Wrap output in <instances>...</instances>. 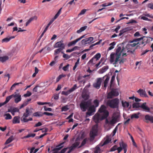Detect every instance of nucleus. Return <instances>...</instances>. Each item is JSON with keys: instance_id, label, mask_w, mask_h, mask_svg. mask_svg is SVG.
<instances>
[{"instance_id": "nucleus-2", "label": "nucleus", "mask_w": 153, "mask_h": 153, "mask_svg": "<svg viewBox=\"0 0 153 153\" xmlns=\"http://www.w3.org/2000/svg\"><path fill=\"white\" fill-rule=\"evenodd\" d=\"M33 109L32 108L27 107L25 109V112L24 113L23 116L21 118V120L24 123L27 122L29 121H32V118L29 117L27 119V117L30 116L33 113Z\"/></svg>"}, {"instance_id": "nucleus-34", "label": "nucleus", "mask_w": 153, "mask_h": 153, "mask_svg": "<svg viewBox=\"0 0 153 153\" xmlns=\"http://www.w3.org/2000/svg\"><path fill=\"white\" fill-rule=\"evenodd\" d=\"M128 30V28L126 27L120 30V33L119 34V36H120L122 35L124 33L126 32Z\"/></svg>"}, {"instance_id": "nucleus-54", "label": "nucleus", "mask_w": 153, "mask_h": 153, "mask_svg": "<svg viewBox=\"0 0 153 153\" xmlns=\"http://www.w3.org/2000/svg\"><path fill=\"white\" fill-rule=\"evenodd\" d=\"M94 59L93 57L90 60V61L88 62V64L89 65L91 64V65H93L95 63L94 62Z\"/></svg>"}, {"instance_id": "nucleus-23", "label": "nucleus", "mask_w": 153, "mask_h": 153, "mask_svg": "<svg viewBox=\"0 0 153 153\" xmlns=\"http://www.w3.org/2000/svg\"><path fill=\"white\" fill-rule=\"evenodd\" d=\"M109 68L108 66L107 65L103 67L101 69L99 70V73L100 74H102L105 72Z\"/></svg>"}, {"instance_id": "nucleus-18", "label": "nucleus", "mask_w": 153, "mask_h": 153, "mask_svg": "<svg viewBox=\"0 0 153 153\" xmlns=\"http://www.w3.org/2000/svg\"><path fill=\"white\" fill-rule=\"evenodd\" d=\"M145 119L146 120V123H148V121L151 123H153V117L150 116L149 114L146 115L145 117Z\"/></svg>"}, {"instance_id": "nucleus-16", "label": "nucleus", "mask_w": 153, "mask_h": 153, "mask_svg": "<svg viewBox=\"0 0 153 153\" xmlns=\"http://www.w3.org/2000/svg\"><path fill=\"white\" fill-rule=\"evenodd\" d=\"M84 35L80 37V38L76 39L75 40L69 42L68 44V46L70 47L72 46V45H74L78 41H79L82 38H83L84 37Z\"/></svg>"}, {"instance_id": "nucleus-29", "label": "nucleus", "mask_w": 153, "mask_h": 153, "mask_svg": "<svg viewBox=\"0 0 153 153\" xmlns=\"http://www.w3.org/2000/svg\"><path fill=\"white\" fill-rule=\"evenodd\" d=\"M140 114L139 112H138L137 113H134L131 115V118L133 119V118L138 119L139 117V115Z\"/></svg>"}, {"instance_id": "nucleus-56", "label": "nucleus", "mask_w": 153, "mask_h": 153, "mask_svg": "<svg viewBox=\"0 0 153 153\" xmlns=\"http://www.w3.org/2000/svg\"><path fill=\"white\" fill-rule=\"evenodd\" d=\"M115 78V77L114 76H113L111 77V78L110 81V87H111L112 84H113Z\"/></svg>"}, {"instance_id": "nucleus-25", "label": "nucleus", "mask_w": 153, "mask_h": 153, "mask_svg": "<svg viewBox=\"0 0 153 153\" xmlns=\"http://www.w3.org/2000/svg\"><path fill=\"white\" fill-rule=\"evenodd\" d=\"M61 53L63 54V57L66 59L70 58L72 56L74 55V53H75V52H74L73 53H72L71 55L69 56L67 54L64 53L63 52H61Z\"/></svg>"}, {"instance_id": "nucleus-20", "label": "nucleus", "mask_w": 153, "mask_h": 153, "mask_svg": "<svg viewBox=\"0 0 153 153\" xmlns=\"http://www.w3.org/2000/svg\"><path fill=\"white\" fill-rule=\"evenodd\" d=\"M120 145L121 146H122L124 151V153H126L127 151V145L123 143V142H120L119 143Z\"/></svg>"}, {"instance_id": "nucleus-17", "label": "nucleus", "mask_w": 153, "mask_h": 153, "mask_svg": "<svg viewBox=\"0 0 153 153\" xmlns=\"http://www.w3.org/2000/svg\"><path fill=\"white\" fill-rule=\"evenodd\" d=\"M111 135H107L106 136V140L104 141L103 143L101 145V146H102L104 145H106L111 141Z\"/></svg>"}, {"instance_id": "nucleus-5", "label": "nucleus", "mask_w": 153, "mask_h": 153, "mask_svg": "<svg viewBox=\"0 0 153 153\" xmlns=\"http://www.w3.org/2000/svg\"><path fill=\"white\" fill-rule=\"evenodd\" d=\"M106 109V107L104 105H102L98 110V112L102 115V120L106 118L109 115V112Z\"/></svg>"}, {"instance_id": "nucleus-35", "label": "nucleus", "mask_w": 153, "mask_h": 153, "mask_svg": "<svg viewBox=\"0 0 153 153\" xmlns=\"http://www.w3.org/2000/svg\"><path fill=\"white\" fill-rule=\"evenodd\" d=\"M87 27V26H85L83 27H82L80 28L78 30H77L76 31V32L78 33H80L82 31L85 30Z\"/></svg>"}, {"instance_id": "nucleus-44", "label": "nucleus", "mask_w": 153, "mask_h": 153, "mask_svg": "<svg viewBox=\"0 0 153 153\" xmlns=\"http://www.w3.org/2000/svg\"><path fill=\"white\" fill-rule=\"evenodd\" d=\"M89 139V138H85V139H84L82 142L81 146H79V148H80L81 147L84 146L86 144V142L88 141Z\"/></svg>"}, {"instance_id": "nucleus-7", "label": "nucleus", "mask_w": 153, "mask_h": 153, "mask_svg": "<svg viewBox=\"0 0 153 153\" xmlns=\"http://www.w3.org/2000/svg\"><path fill=\"white\" fill-rule=\"evenodd\" d=\"M146 102H144L141 105H140L139 103H134L132 105V107L133 108H138L140 107L145 111L149 112L150 111V109L149 107L146 106Z\"/></svg>"}, {"instance_id": "nucleus-9", "label": "nucleus", "mask_w": 153, "mask_h": 153, "mask_svg": "<svg viewBox=\"0 0 153 153\" xmlns=\"http://www.w3.org/2000/svg\"><path fill=\"white\" fill-rule=\"evenodd\" d=\"M119 94V93L117 89H113L108 94L107 98H112L114 97L118 96Z\"/></svg>"}, {"instance_id": "nucleus-6", "label": "nucleus", "mask_w": 153, "mask_h": 153, "mask_svg": "<svg viewBox=\"0 0 153 153\" xmlns=\"http://www.w3.org/2000/svg\"><path fill=\"white\" fill-rule=\"evenodd\" d=\"M153 40V38L151 37L143 36L140 38L136 39L134 41H142L141 44L143 45V46H144L147 43H149Z\"/></svg>"}, {"instance_id": "nucleus-41", "label": "nucleus", "mask_w": 153, "mask_h": 153, "mask_svg": "<svg viewBox=\"0 0 153 153\" xmlns=\"http://www.w3.org/2000/svg\"><path fill=\"white\" fill-rule=\"evenodd\" d=\"M79 142H76L73 144L71 146L73 149H74L75 148L79 146Z\"/></svg>"}, {"instance_id": "nucleus-8", "label": "nucleus", "mask_w": 153, "mask_h": 153, "mask_svg": "<svg viewBox=\"0 0 153 153\" xmlns=\"http://www.w3.org/2000/svg\"><path fill=\"white\" fill-rule=\"evenodd\" d=\"M96 111V108L94 105H92L89 107L88 111L86 113L85 118H87L89 116H91L94 114Z\"/></svg>"}, {"instance_id": "nucleus-28", "label": "nucleus", "mask_w": 153, "mask_h": 153, "mask_svg": "<svg viewBox=\"0 0 153 153\" xmlns=\"http://www.w3.org/2000/svg\"><path fill=\"white\" fill-rule=\"evenodd\" d=\"M9 59V57L7 56H4L0 57V61L2 62H4Z\"/></svg>"}, {"instance_id": "nucleus-22", "label": "nucleus", "mask_w": 153, "mask_h": 153, "mask_svg": "<svg viewBox=\"0 0 153 153\" xmlns=\"http://www.w3.org/2000/svg\"><path fill=\"white\" fill-rule=\"evenodd\" d=\"M13 124L19 123V117L18 116L15 117L13 119Z\"/></svg>"}, {"instance_id": "nucleus-4", "label": "nucleus", "mask_w": 153, "mask_h": 153, "mask_svg": "<svg viewBox=\"0 0 153 153\" xmlns=\"http://www.w3.org/2000/svg\"><path fill=\"white\" fill-rule=\"evenodd\" d=\"M98 131L97 124H95L92 126L89 133V139L90 141H93L95 137L97 136Z\"/></svg>"}, {"instance_id": "nucleus-24", "label": "nucleus", "mask_w": 153, "mask_h": 153, "mask_svg": "<svg viewBox=\"0 0 153 153\" xmlns=\"http://www.w3.org/2000/svg\"><path fill=\"white\" fill-rule=\"evenodd\" d=\"M132 48L131 45L130 44H127L125 48L123 47L121 51H126V50L131 49Z\"/></svg>"}, {"instance_id": "nucleus-21", "label": "nucleus", "mask_w": 153, "mask_h": 153, "mask_svg": "<svg viewBox=\"0 0 153 153\" xmlns=\"http://www.w3.org/2000/svg\"><path fill=\"white\" fill-rule=\"evenodd\" d=\"M144 150L143 152L144 153H149L150 150V147L149 146L147 145V146L143 145Z\"/></svg>"}, {"instance_id": "nucleus-31", "label": "nucleus", "mask_w": 153, "mask_h": 153, "mask_svg": "<svg viewBox=\"0 0 153 153\" xmlns=\"http://www.w3.org/2000/svg\"><path fill=\"white\" fill-rule=\"evenodd\" d=\"M120 115L118 113L114 114V116L113 117L114 118L116 121H118L120 120Z\"/></svg>"}, {"instance_id": "nucleus-50", "label": "nucleus", "mask_w": 153, "mask_h": 153, "mask_svg": "<svg viewBox=\"0 0 153 153\" xmlns=\"http://www.w3.org/2000/svg\"><path fill=\"white\" fill-rule=\"evenodd\" d=\"M65 75L63 74L59 75L56 79V82H58L62 77H65Z\"/></svg>"}, {"instance_id": "nucleus-47", "label": "nucleus", "mask_w": 153, "mask_h": 153, "mask_svg": "<svg viewBox=\"0 0 153 153\" xmlns=\"http://www.w3.org/2000/svg\"><path fill=\"white\" fill-rule=\"evenodd\" d=\"M62 8H60L54 16V19H56L60 14Z\"/></svg>"}, {"instance_id": "nucleus-30", "label": "nucleus", "mask_w": 153, "mask_h": 153, "mask_svg": "<svg viewBox=\"0 0 153 153\" xmlns=\"http://www.w3.org/2000/svg\"><path fill=\"white\" fill-rule=\"evenodd\" d=\"M23 83L21 82L19 83H14L11 87L10 90H12L13 88L15 87L16 85H21L20 86H22V85Z\"/></svg>"}, {"instance_id": "nucleus-58", "label": "nucleus", "mask_w": 153, "mask_h": 153, "mask_svg": "<svg viewBox=\"0 0 153 153\" xmlns=\"http://www.w3.org/2000/svg\"><path fill=\"white\" fill-rule=\"evenodd\" d=\"M19 109L17 108H14L12 109V112L14 113L16 112H19Z\"/></svg>"}, {"instance_id": "nucleus-36", "label": "nucleus", "mask_w": 153, "mask_h": 153, "mask_svg": "<svg viewBox=\"0 0 153 153\" xmlns=\"http://www.w3.org/2000/svg\"><path fill=\"white\" fill-rule=\"evenodd\" d=\"M122 106L124 108H128L129 106V103L126 101L124 102L123 101H122Z\"/></svg>"}, {"instance_id": "nucleus-48", "label": "nucleus", "mask_w": 153, "mask_h": 153, "mask_svg": "<svg viewBox=\"0 0 153 153\" xmlns=\"http://www.w3.org/2000/svg\"><path fill=\"white\" fill-rule=\"evenodd\" d=\"M77 88V85L76 84H75L72 88L69 90V91H70L71 93L74 91Z\"/></svg>"}, {"instance_id": "nucleus-46", "label": "nucleus", "mask_w": 153, "mask_h": 153, "mask_svg": "<svg viewBox=\"0 0 153 153\" xmlns=\"http://www.w3.org/2000/svg\"><path fill=\"white\" fill-rule=\"evenodd\" d=\"M69 109V108H68V105H66L64 106H63L61 108V111H66Z\"/></svg>"}, {"instance_id": "nucleus-12", "label": "nucleus", "mask_w": 153, "mask_h": 153, "mask_svg": "<svg viewBox=\"0 0 153 153\" xmlns=\"http://www.w3.org/2000/svg\"><path fill=\"white\" fill-rule=\"evenodd\" d=\"M63 41L61 40L60 41L57 42L54 46L55 48H59L63 50L65 47V44L63 43Z\"/></svg>"}, {"instance_id": "nucleus-64", "label": "nucleus", "mask_w": 153, "mask_h": 153, "mask_svg": "<svg viewBox=\"0 0 153 153\" xmlns=\"http://www.w3.org/2000/svg\"><path fill=\"white\" fill-rule=\"evenodd\" d=\"M148 7L151 9H153V3H149L148 4Z\"/></svg>"}, {"instance_id": "nucleus-63", "label": "nucleus", "mask_w": 153, "mask_h": 153, "mask_svg": "<svg viewBox=\"0 0 153 153\" xmlns=\"http://www.w3.org/2000/svg\"><path fill=\"white\" fill-rule=\"evenodd\" d=\"M37 17L36 16H34L31 17L29 19L31 22L33 21V20H36L37 19Z\"/></svg>"}, {"instance_id": "nucleus-39", "label": "nucleus", "mask_w": 153, "mask_h": 153, "mask_svg": "<svg viewBox=\"0 0 153 153\" xmlns=\"http://www.w3.org/2000/svg\"><path fill=\"white\" fill-rule=\"evenodd\" d=\"M13 97V94L7 96L6 98L5 101L4 102V103L5 104L7 103Z\"/></svg>"}, {"instance_id": "nucleus-57", "label": "nucleus", "mask_w": 153, "mask_h": 153, "mask_svg": "<svg viewBox=\"0 0 153 153\" xmlns=\"http://www.w3.org/2000/svg\"><path fill=\"white\" fill-rule=\"evenodd\" d=\"M71 93L70 91H69V90L67 91H63L62 92V94L63 95H65L67 96L68 94Z\"/></svg>"}, {"instance_id": "nucleus-43", "label": "nucleus", "mask_w": 153, "mask_h": 153, "mask_svg": "<svg viewBox=\"0 0 153 153\" xmlns=\"http://www.w3.org/2000/svg\"><path fill=\"white\" fill-rule=\"evenodd\" d=\"M93 103L94 105H94L96 108L98 106L99 104V101L97 99L93 101Z\"/></svg>"}, {"instance_id": "nucleus-51", "label": "nucleus", "mask_w": 153, "mask_h": 153, "mask_svg": "<svg viewBox=\"0 0 153 153\" xmlns=\"http://www.w3.org/2000/svg\"><path fill=\"white\" fill-rule=\"evenodd\" d=\"M117 126L114 129V130L113 131V132H112V133L111 134V137H113L115 134L116 132H117Z\"/></svg>"}, {"instance_id": "nucleus-19", "label": "nucleus", "mask_w": 153, "mask_h": 153, "mask_svg": "<svg viewBox=\"0 0 153 153\" xmlns=\"http://www.w3.org/2000/svg\"><path fill=\"white\" fill-rule=\"evenodd\" d=\"M100 115H101V114H96L93 116L94 120L96 123H98L99 122Z\"/></svg>"}, {"instance_id": "nucleus-61", "label": "nucleus", "mask_w": 153, "mask_h": 153, "mask_svg": "<svg viewBox=\"0 0 153 153\" xmlns=\"http://www.w3.org/2000/svg\"><path fill=\"white\" fill-rule=\"evenodd\" d=\"M40 130H42V133L45 132V133H46V132H47L48 130V128H41L40 129Z\"/></svg>"}, {"instance_id": "nucleus-14", "label": "nucleus", "mask_w": 153, "mask_h": 153, "mask_svg": "<svg viewBox=\"0 0 153 153\" xmlns=\"http://www.w3.org/2000/svg\"><path fill=\"white\" fill-rule=\"evenodd\" d=\"M13 97L15 98L14 101L16 103H18L21 101V95L19 93H16V92H15L13 94Z\"/></svg>"}, {"instance_id": "nucleus-45", "label": "nucleus", "mask_w": 153, "mask_h": 153, "mask_svg": "<svg viewBox=\"0 0 153 153\" xmlns=\"http://www.w3.org/2000/svg\"><path fill=\"white\" fill-rule=\"evenodd\" d=\"M101 54L100 53H98L96 54L93 57L94 59H96V61L98 60L101 57Z\"/></svg>"}, {"instance_id": "nucleus-55", "label": "nucleus", "mask_w": 153, "mask_h": 153, "mask_svg": "<svg viewBox=\"0 0 153 153\" xmlns=\"http://www.w3.org/2000/svg\"><path fill=\"white\" fill-rule=\"evenodd\" d=\"M117 146L116 145H115L110 149L111 152H113L117 150Z\"/></svg>"}, {"instance_id": "nucleus-27", "label": "nucleus", "mask_w": 153, "mask_h": 153, "mask_svg": "<svg viewBox=\"0 0 153 153\" xmlns=\"http://www.w3.org/2000/svg\"><path fill=\"white\" fill-rule=\"evenodd\" d=\"M31 99H28L27 100L25 101L21 105L19 108V109H21L24 107L26 106L28 104L29 102L31 100Z\"/></svg>"}, {"instance_id": "nucleus-37", "label": "nucleus", "mask_w": 153, "mask_h": 153, "mask_svg": "<svg viewBox=\"0 0 153 153\" xmlns=\"http://www.w3.org/2000/svg\"><path fill=\"white\" fill-rule=\"evenodd\" d=\"M109 79V78L108 76H107L106 79L104 81V87L105 88V89H106L107 84L108 82V81Z\"/></svg>"}, {"instance_id": "nucleus-15", "label": "nucleus", "mask_w": 153, "mask_h": 153, "mask_svg": "<svg viewBox=\"0 0 153 153\" xmlns=\"http://www.w3.org/2000/svg\"><path fill=\"white\" fill-rule=\"evenodd\" d=\"M137 92L139 94L141 97H148L146 91L143 89H140L137 91Z\"/></svg>"}, {"instance_id": "nucleus-32", "label": "nucleus", "mask_w": 153, "mask_h": 153, "mask_svg": "<svg viewBox=\"0 0 153 153\" xmlns=\"http://www.w3.org/2000/svg\"><path fill=\"white\" fill-rule=\"evenodd\" d=\"M43 114L41 112H36L33 114V116L34 117H42Z\"/></svg>"}, {"instance_id": "nucleus-52", "label": "nucleus", "mask_w": 153, "mask_h": 153, "mask_svg": "<svg viewBox=\"0 0 153 153\" xmlns=\"http://www.w3.org/2000/svg\"><path fill=\"white\" fill-rule=\"evenodd\" d=\"M62 50L63 49H62L59 48L58 49H56L54 51V55L59 54L60 52H61Z\"/></svg>"}, {"instance_id": "nucleus-10", "label": "nucleus", "mask_w": 153, "mask_h": 153, "mask_svg": "<svg viewBox=\"0 0 153 153\" xmlns=\"http://www.w3.org/2000/svg\"><path fill=\"white\" fill-rule=\"evenodd\" d=\"M89 105V103L88 101H82L80 104V107L81 110L83 111H85L88 108Z\"/></svg>"}, {"instance_id": "nucleus-42", "label": "nucleus", "mask_w": 153, "mask_h": 153, "mask_svg": "<svg viewBox=\"0 0 153 153\" xmlns=\"http://www.w3.org/2000/svg\"><path fill=\"white\" fill-rule=\"evenodd\" d=\"M36 135V134L34 133L33 134H28L27 136H24V137L22 138L23 139L24 138H28L30 137H34Z\"/></svg>"}, {"instance_id": "nucleus-1", "label": "nucleus", "mask_w": 153, "mask_h": 153, "mask_svg": "<svg viewBox=\"0 0 153 153\" xmlns=\"http://www.w3.org/2000/svg\"><path fill=\"white\" fill-rule=\"evenodd\" d=\"M121 47H119L117 49L115 53H111L110 55L109 61L111 63L116 65L119 61V59L121 55Z\"/></svg>"}, {"instance_id": "nucleus-62", "label": "nucleus", "mask_w": 153, "mask_h": 153, "mask_svg": "<svg viewBox=\"0 0 153 153\" xmlns=\"http://www.w3.org/2000/svg\"><path fill=\"white\" fill-rule=\"evenodd\" d=\"M31 94H32L30 92L28 91L26 94L24 95V96L26 97H28L31 95Z\"/></svg>"}, {"instance_id": "nucleus-60", "label": "nucleus", "mask_w": 153, "mask_h": 153, "mask_svg": "<svg viewBox=\"0 0 153 153\" xmlns=\"http://www.w3.org/2000/svg\"><path fill=\"white\" fill-rule=\"evenodd\" d=\"M117 122V121L112 117L111 120L110 121V124H114L116 123Z\"/></svg>"}, {"instance_id": "nucleus-11", "label": "nucleus", "mask_w": 153, "mask_h": 153, "mask_svg": "<svg viewBox=\"0 0 153 153\" xmlns=\"http://www.w3.org/2000/svg\"><path fill=\"white\" fill-rule=\"evenodd\" d=\"M102 82V79L101 78H97L96 82L94 83L93 84L94 87L97 89H99L100 87Z\"/></svg>"}, {"instance_id": "nucleus-33", "label": "nucleus", "mask_w": 153, "mask_h": 153, "mask_svg": "<svg viewBox=\"0 0 153 153\" xmlns=\"http://www.w3.org/2000/svg\"><path fill=\"white\" fill-rule=\"evenodd\" d=\"M4 117H5V119L6 120H10L12 118V117L11 115L9 113L4 114Z\"/></svg>"}, {"instance_id": "nucleus-53", "label": "nucleus", "mask_w": 153, "mask_h": 153, "mask_svg": "<svg viewBox=\"0 0 153 153\" xmlns=\"http://www.w3.org/2000/svg\"><path fill=\"white\" fill-rule=\"evenodd\" d=\"M136 39H134L132 41L130 42V43H133L134 42H137V43H139L138 44V45H142L143 46V45L142 44H141L142 41H134V40Z\"/></svg>"}, {"instance_id": "nucleus-40", "label": "nucleus", "mask_w": 153, "mask_h": 153, "mask_svg": "<svg viewBox=\"0 0 153 153\" xmlns=\"http://www.w3.org/2000/svg\"><path fill=\"white\" fill-rule=\"evenodd\" d=\"M116 44V42H114L110 44V46L108 48V50L110 51L113 49L114 48V46Z\"/></svg>"}, {"instance_id": "nucleus-13", "label": "nucleus", "mask_w": 153, "mask_h": 153, "mask_svg": "<svg viewBox=\"0 0 153 153\" xmlns=\"http://www.w3.org/2000/svg\"><path fill=\"white\" fill-rule=\"evenodd\" d=\"M93 39L94 38L92 37L86 38L82 40V44H86L91 43V42L93 40Z\"/></svg>"}, {"instance_id": "nucleus-59", "label": "nucleus", "mask_w": 153, "mask_h": 153, "mask_svg": "<svg viewBox=\"0 0 153 153\" xmlns=\"http://www.w3.org/2000/svg\"><path fill=\"white\" fill-rule=\"evenodd\" d=\"M135 51V49L133 50V51L131 50V49L128 50H126V52L128 54H129V53H133Z\"/></svg>"}, {"instance_id": "nucleus-26", "label": "nucleus", "mask_w": 153, "mask_h": 153, "mask_svg": "<svg viewBox=\"0 0 153 153\" xmlns=\"http://www.w3.org/2000/svg\"><path fill=\"white\" fill-rule=\"evenodd\" d=\"M15 37V36H12L9 38L7 37L3 39L2 40V42H7L9 41L11 39H14Z\"/></svg>"}, {"instance_id": "nucleus-49", "label": "nucleus", "mask_w": 153, "mask_h": 153, "mask_svg": "<svg viewBox=\"0 0 153 153\" xmlns=\"http://www.w3.org/2000/svg\"><path fill=\"white\" fill-rule=\"evenodd\" d=\"M100 147L97 146L95 148L94 151V153H99L100 152Z\"/></svg>"}, {"instance_id": "nucleus-38", "label": "nucleus", "mask_w": 153, "mask_h": 153, "mask_svg": "<svg viewBox=\"0 0 153 153\" xmlns=\"http://www.w3.org/2000/svg\"><path fill=\"white\" fill-rule=\"evenodd\" d=\"M13 140V137L11 136L5 142V144H7L11 142Z\"/></svg>"}, {"instance_id": "nucleus-3", "label": "nucleus", "mask_w": 153, "mask_h": 153, "mask_svg": "<svg viewBox=\"0 0 153 153\" xmlns=\"http://www.w3.org/2000/svg\"><path fill=\"white\" fill-rule=\"evenodd\" d=\"M119 99L117 98H115L108 100L107 101L106 104L108 106H109L111 108H118L119 107Z\"/></svg>"}]
</instances>
